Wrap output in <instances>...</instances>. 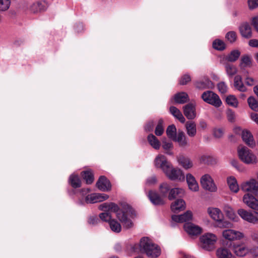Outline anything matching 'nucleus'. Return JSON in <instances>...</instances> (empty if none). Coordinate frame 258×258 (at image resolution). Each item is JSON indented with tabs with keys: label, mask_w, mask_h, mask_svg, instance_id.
<instances>
[{
	"label": "nucleus",
	"mask_w": 258,
	"mask_h": 258,
	"mask_svg": "<svg viewBox=\"0 0 258 258\" xmlns=\"http://www.w3.org/2000/svg\"><path fill=\"white\" fill-rule=\"evenodd\" d=\"M98 208L104 211L99 214V217L102 221L109 222L112 219L110 213L114 212L116 213L117 218L122 223L123 228L127 229L133 227L134 223L131 219V209L130 207L119 210V208L116 204L104 203L100 205Z\"/></svg>",
	"instance_id": "1"
},
{
	"label": "nucleus",
	"mask_w": 258,
	"mask_h": 258,
	"mask_svg": "<svg viewBox=\"0 0 258 258\" xmlns=\"http://www.w3.org/2000/svg\"><path fill=\"white\" fill-rule=\"evenodd\" d=\"M134 249L138 252H145L148 256L152 258L158 257L161 253L159 247L146 237L142 238L140 243L135 245Z\"/></svg>",
	"instance_id": "2"
},
{
	"label": "nucleus",
	"mask_w": 258,
	"mask_h": 258,
	"mask_svg": "<svg viewBox=\"0 0 258 258\" xmlns=\"http://www.w3.org/2000/svg\"><path fill=\"white\" fill-rule=\"evenodd\" d=\"M207 213L217 222L218 227L221 228L231 227V224L224 219L223 214L219 209L209 207L207 209Z\"/></svg>",
	"instance_id": "3"
},
{
	"label": "nucleus",
	"mask_w": 258,
	"mask_h": 258,
	"mask_svg": "<svg viewBox=\"0 0 258 258\" xmlns=\"http://www.w3.org/2000/svg\"><path fill=\"white\" fill-rule=\"evenodd\" d=\"M238 154L240 159L246 164H254L257 162L256 156L246 147L239 146Z\"/></svg>",
	"instance_id": "4"
},
{
	"label": "nucleus",
	"mask_w": 258,
	"mask_h": 258,
	"mask_svg": "<svg viewBox=\"0 0 258 258\" xmlns=\"http://www.w3.org/2000/svg\"><path fill=\"white\" fill-rule=\"evenodd\" d=\"M200 239L201 247L210 251L214 248L215 244L217 241V237L215 234L207 233L201 236Z\"/></svg>",
	"instance_id": "5"
},
{
	"label": "nucleus",
	"mask_w": 258,
	"mask_h": 258,
	"mask_svg": "<svg viewBox=\"0 0 258 258\" xmlns=\"http://www.w3.org/2000/svg\"><path fill=\"white\" fill-rule=\"evenodd\" d=\"M240 188L243 191L253 194L258 198V182L256 179L252 178L243 182Z\"/></svg>",
	"instance_id": "6"
},
{
	"label": "nucleus",
	"mask_w": 258,
	"mask_h": 258,
	"mask_svg": "<svg viewBox=\"0 0 258 258\" xmlns=\"http://www.w3.org/2000/svg\"><path fill=\"white\" fill-rule=\"evenodd\" d=\"M164 173L171 180L182 181L185 179L183 171L179 168L173 167L172 164Z\"/></svg>",
	"instance_id": "7"
},
{
	"label": "nucleus",
	"mask_w": 258,
	"mask_h": 258,
	"mask_svg": "<svg viewBox=\"0 0 258 258\" xmlns=\"http://www.w3.org/2000/svg\"><path fill=\"white\" fill-rule=\"evenodd\" d=\"M201 185L205 190L211 192H216L217 190V187L214 182L213 179L208 174L203 175L201 178Z\"/></svg>",
	"instance_id": "8"
},
{
	"label": "nucleus",
	"mask_w": 258,
	"mask_h": 258,
	"mask_svg": "<svg viewBox=\"0 0 258 258\" xmlns=\"http://www.w3.org/2000/svg\"><path fill=\"white\" fill-rule=\"evenodd\" d=\"M202 98L205 102L217 107H219L222 104L219 96L211 91L204 92L202 95Z\"/></svg>",
	"instance_id": "9"
},
{
	"label": "nucleus",
	"mask_w": 258,
	"mask_h": 258,
	"mask_svg": "<svg viewBox=\"0 0 258 258\" xmlns=\"http://www.w3.org/2000/svg\"><path fill=\"white\" fill-rule=\"evenodd\" d=\"M237 214L244 220L252 224L258 222V213L251 212L243 209H240L237 211Z\"/></svg>",
	"instance_id": "10"
},
{
	"label": "nucleus",
	"mask_w": 258,
	"mask_h": 258,
	"mask_svg": "<svg viewBox=\"0 0 258 258\" xmlns=\"http://www.w3.org/2000/svg\"><path fill=\"white\" fill-rule=\"evenodd\" d=\"M154 166L156 168L161 169L164 173L165 171L170 168L171 164L167 160L166 157L162 155H157L154 161Z\"/></svg>",
	"instance_id": "11"
},
{
	"label": "nucleus",
	"mask_w": 258,
	"mask_h": 258,
	"mask_svg": "<svg viewBox=\"0 0 258 258\" xmlns=\"http://www.w3.org/2000/svg\"><path fill=\"white\" fill-rule=\"evenodd\" d=\"M224 238L230 241H234L242 239L244 237L243 233L233 229L225 230L222 232Z\"/></svg>",
	"instance_id": "12"
},
{
	"label": "nucleus",
	"mask_w": 258,
	"mask_h": 258,
	"mask_svg": "<svg viewBox=\"0 0 258 258\" xmlns=\"http://www.w3.org/2000/svg\"><path fill=\"white\" fill-rule=\"evenodd\" d=\"M243 202L248 207L258 211V198L250 193H246L243 197Z\"/></svg>",
	"instance_id": "13"
},
{
	"label": "nucleus",
	"mask_w": 258,
	"mask_h": 258,
	"mask_svg": "<svg viewBox=\"0 0 258 258\" xmlns=\"http://www.w3.org/2000/svg\"><path fill=\"white\" fill-rule=\"evenodd\" d=\"M109 196L106 194L94 193L88 195L85 198V201L87 203H95L107 200Z\"/></svg>",
	"instance_id": "14"
},
{
	"label": "nucleus",
	"mask_w": 258,
	"mask_h": 258,
	"mask_svg": "<svg viewBox=\"0 0 258 258\" xmlns=\"http://www.w3.org/2000/svg\"><path fill=\"white\" fill-rule=\"evenodd\" d=\"M148 197L151 203L156 206L163 205L165 203V199L162 196H160L157 192L150 190L149 191Z\"/></svg>",
	"instance_id": "15"
},
{
	"label": "nucleus",
	"mask_w": 258,
	"mask_h": 258,
	"mask_svg": "<svg viewBox=\"0 0 258 258\" xmlns=\"http://www.w3.org/2000/svg\"><path fill=\"white\" fill-rule=\"evenodd\" d=\"M96 186L101 191H106L111 189L110 181L104 176H101L96 183Z\"/></svg>",
	"instance_id": "16"
},
{
	"label": "nucleus",
	"mask_w": 258,
	"mask_h": 258,
	"mask_svg": "<svg viewBox=\"0 0 258 258\" xmlns=\"http://www.w3.org/2000/svg\"><path fill=\"white\" fill-rule=\"evenodd\" d=\"M185 231L189 234L196 235L202 232V228L192 223H187L184 225Z\"/></svg>",
	"instance_id": "17"
},
{
	"label": "nucleus",
	"mask_w": 258,
	"mask_h": 258,
	"mask_svg": "<svg viewBox=\"0 0 258 258\" xmlns=\"http://www.w3.org/2000/svg\"><path fill=\"white\" fill-rule=\"evenodd\" d=\"M192 219V213L190 211H187L183 214L180 215H173L172 216V219L173 221L183 223L191 220Z\"/></svg>",
	"instance_id": "18"
},
{
	"label": "nucleus",
	"mask_w": 258,
	"mask_h": 258,
	"mask_svg": "<svg viewBox=\"0 0 258 258\" xmlns=\"http://www.w3.org/2000/svg\"><path fill=\"white\" fill-rule=\"evenodd\" d=\"M183 113L189 119H194L196 116L195 105L193 103H188L183 106Z\"/></svg>",
	"instance_id": "19"
},
{
	"label": "nucleus",
	"mask_w": 258,
	"mask_h": 258,
	"mask_svg": "<svg viewBox=\"0 0 258 258\" xmlns=\"http://www.w3.org/2000/svg\"><path fill=\"white\" fill-rule=\"evenodd\" d=\"M47 6L45 2H37L33 3L30 6L29 9L32 13H36L45 11Z\"/></svg>",
	"instance_id": "20"
},
{
	"label": "nucleus",
	"mask_w": 258,
	"mask_h": 258,
	"mask_svg": "<svg viewBox=\"0 0 258 258\" xmlns=\"http://www.w3.org/2000/svg\"><path fill=\"white\" fill-rule=\"evenodd\" d=\"M241 136L243 141L247 146L251 148L255 146V143L250 132L247 130L243 131Z\"/></svg>",
	"instance_id": "21"
},
{
	"label": "nucleus",
	"mask_w": 258,
	"mask_h": 258,
	"mask_svg": "<svg viewBox=\"0 0 258 258\" xmlns=\"http://www.w3.org/2000/svg\"><path fill=\"white\" fill-rule=\"evenodd\" d=\"M186 178L189 189L195 192L198 191L199 185L194 176L188 173L186 175Z\"/></svg>",
	"instance_id": "22"
},
{
	"label": "nucleus",
	"mask_w": 258,
	"mask_h": 258,
	"mask_svg": "<svg viewBox=\"0 0 258 258\" xmlns=\"http://www.w3.org/2000/svg\"><path fill=\"white\" fill-rule=\"evenodd\" d=\"M185 208V203L182 199H178L173 202L171 205V209L172 212L176 213L183 210Z\"/></svg>",
	"instance_id": "23"
},
{
	"label": "nucleus",
	"mask_w": 258,
	"mask_h": 258,
	"mask_svg": "<svg viewBox=\"0 0 258 258\" xmlns=\"http://www.w3.org/2000/svg\"><path fill=\"white\" fill-rule=\"evenodd\" d=\"M185 195V191L183 189L181 188H173L170 190L169 195H168V199L169 200H172L176 197H182Z\"/></svg>",
	"instance_id": "24"
},
{
	"label": "nucleus",
	"mask_w": 258,
	"mask_h": 258,
	"mask_svg": "<svg viewBox=\"0 0 258 258\" xmlns=\"http://www.w3.org/2000/svg\"><path fill=\"white\" fill-rule=\"evenodd\" d=\"M218 258H234L231 251L226 247H220L216 250Z\"/></svg>",
	"instance_id": "25"
},
{
	"label": "nucleus",
	"mask_w": 258,
	"mask_h": 258,
	"mask_svg": "<svg viewBox=\"0 0 258 258\" xmlns=\"http://www.w3.org/2000/svg\"><path fill=\"white\" fill-rule=\"evenodd\" d=\"M173 141L177 142L180 147H184L188 145V142L184 133L182 131H178L177 136Z\"/></svg>",
	"instance_id": "26"
},
{
	"label": "nucleus",
	"mask_w": 258,
	"mask_h": 258,
	"mask_svg": "<svg viewBox=\"0 0 258 258\" xmlns=\"http://www.w3.org/2000/svg\"><path fill=\"white\" fill-rule=\"evenodd\" d=\"M196 87L200 89L211 88L213 86L212 82L208 77H204L202 80L195 83Z\"/></svg>",
	"instance_id": "27"
},
{
	"label": "nucleus",
	"mask_w": 258,
	"mask_h": 258,
	"mask_svg": "<svg viewBox=\"0 0 258 258\" xmlns=\"http://www.w3.org/2000/svg\"><path fill=\"white\" fill-rule=\"evenodd\" d=\"M239 30L241 35L244 38H249L252 36L251 27L247 23L242 24L239 27Z\"/></svg>",
	"instance_id": "28"
},
{
	"label": "nucleus",
	"mask_w": 258,
	"mask_h": 258,
	"mask_svg": "<svg viewBox=\"0 0 258 258\" xmlns=\"http://www.w3.org/2000/svg\"><path fill=\"white\" fill-rule=\"evenodd\" d=\"M227 184L230 190L234 193H237L239 187L236 179L234 176L228 177L227 179Z\"/></svg>",
	"instance_id": "29"
},
{
	"label": "nucleus",
	"mask_w": 258,
	"mask_h": 258,
	"mask_svg": "<svg viewBox=\"0 0 258 258\" xmlns=\"http://www.w3.org/2000/svg\"><path fill=\"white\" fill-rule=\"evenodd\" d=\"M174 100L176 103L183 104L188 101V96L184 92L177 93L174 95Z\"/></svg>",
	"instance_id": "30"
},
{
	"label": "nucleus",
	"mask_w": 258,
	"mask_h": 258,
	"mask_svg": "<svg viewBox=\"0 0 258 258\" xmlns=\"http://www.w3.org/2000/svg\"><path fill=\"white\" fill-rule=\"evenodd\" d=\"M234 86L235 89L242 92H245L247 90L242 81L241 77L239 75H237L234 77Z\"/></svg>",
	"instance_id": "31"
},
{
	"label": "nucleus",
	"mask_w": 258,
	"mask_h": 258,
	"mask_svg": "<svg viewBox=\"0 0 258 258\" xmlns=\"http://www.w3.org/2000/svg\"><path fill=\"white\" fill-rule=\"evenodd\" d=\"M185 128L187 134L189 137H193L196 136L197 133L196 124L194 121L186 122Z\"/></svg>",
	"instance_id": "32"
},
{
	"label": "nucleus",
	"mask_w": 258,
	"mask_h": 258,
	"mask_svg": "<svg viewBox=\"0 0 258 258\" xmlns=\"http://www.w3.org/2000/svg\"><path fill=\"white\" fill-rule=\"evenodd\" d=\"M178 162L185 169L191 168L193 166L192 161L188 158L181 156L178 159Z\"/></svg>",
	"instance_id": "33"
},
{
	"label": "nucleus",
	"mask_w": 258,
	"mask_h": 258,
	"mask_svg": "<svg viewBox=\"0 0 258 258\" xmlns=\"http://www.w3.org/2000/svg\"><path fill=\"white\" fill-rule=\"evenodd\" d=\"M170 112L175 118L178 119L181 122L184 123L185 119L180 111L174 106H171L169 109Z\"/></svg>",
	"instance_id": "34"
},
{
	"label": "nucleus",
	"mask_w": 258,
	"mask_h": 258,
	"mask_svg": "<svg viewBox=\"0 0 258 258\" xmlns=\"http://www.w3.org/2000/svg\"><path fill=\"white\" fill-rule=\"evenodd\" d=\"M234 253L239 256H244L248 252V249L243 245H236L234 247Z\"/></svg>",
	"instance_id": "35"
},
{
	"label": "nucleus",
	"mask_w": 258,
	"mask_h": 258,
	"mask_svg": "<svg viewBox=\"0 0 258 258\" xmlns=\"http://www.w3.org/2000/svg\"><path fill=\"white\" fill-rule=\"evenodd\" d=\"M69 183L74 188H78L81 186V181L77 175L72 174L69 177Z\"/></svg>",
	"instance_id": "36"
},
{
	"label": "nucleus",
	"mask_w": 258,
	"mask_h": 258,
	"mask_svg": "<svg viewBox=\"0 0 258 258\" xmlns=\"http://www.w3.org/2000/svg\"><path fill=\"white\" fill-rule=\"evenodd\" d=\"M148 141L150 145L155 149H159L160 147V143L157 138L153 134H150L148 136Z\"/></svg>",
	"instance_id": "37"
},
{
	"label": "nucleus",
	"mask_w": 258,
	"mask_h": 258,
	"mask_svg": "<svg viewBox=\"0 0 258 258\" xmlns=\"http://www.w3.org/2000/svg\"><path fill=\"white\" fill-rule=\"evenodd\" d=\"M224 210L227 215V216L229 217V219L234 221H237L238 219V217L235 214L233 210L228 205H226L224 206Z\"/></svg>",
	"instance_id": "38"
},
{
	"label": "nucleus",
	"mask_w": 258,
	"mask_h": 258,
	"mask_svg": "<svg viewBox=\"0 0 258 258\" xmlns=\"http://www.w3.org/2000/svg\"><path fill=\"white\" fill-rule=\"evenodd\" d=\"M81 175L87 184H91L94 181V176L92 171L87 170L82 172Z\"/></svg>",
	"instance_id": "39"
},
{
	"label": "nucleus",
	"mask_w": 258,
	"mask_h": 258,
	"mask_svg": "<svg viewBox=\"0 0 258 258\" xmlns=\"http://www.w3.org/2000/svg\"><path fill=\"white\" fill-rule=\"evenodd\" d=\"M109 226L111 230L116 233H119L121 230L120 224L115 219H111L109 222Z\"/></svg>",
	"instance_id": "40"
},
{
	"label": "nucleus",
	"mask_w": 258,
	"mask_h": 258,
	"mask_svg": "<svg viewBox=\"0 0 258 258\" xmlns=\"http://www.w3.org/2000/svg\"><path fill=\"white\" fill-rule=\"evenodd\" d=\"M240 52L238 50H234L232 51L226 57V60L230 62L235 61L239 57Z\"/></svg>",
	"instance_id": "41"
},
{
	"label": "nucleus",
	"mask_w": 258,
	"mask_h": 258,
	"mask_svg": "<svg viewBox=\"0 0 258 258\" xmlns=\"http://www.w3.org/2000/svg\"><path fill=\"white\" fill-rule=\"evenodd\" d=\"M251 58L248 55H244L241 58L240 66L242 68L248 67L251 66Z\"/></svg>",
	"instance_id": "42"
},
{
	"label": "nucleus",
	"mask_w": 258,
	"mask_h": 258,
	"mask_svg": "<svg viewBox=\"0 0 258 258\" xmlns=\"http://www.w3.org/2000/svg\"><path fill=\"white\" fill-rule=\"evenodd\" d=\"M225 68L227 75L230 77H232L237 72L236 67L232 64L227 63L225 64Z\"/></svg>",
	"instance_id": "43"
},
{
	"label": "nucleus",
	"mask_w": 258,
	"mask_h": 258,
	"mask_svg": "<svg viewBox=\"0 0 258 258\" xmlns=\"http://www.w3.org/2000/svg\"><path fill=\"white\" fill-rule=\"evenodd\" d=\"M247 102L252 110L258 111V101L254 97H249L247 99Z\"/></svg>",
	"instance_id": "44"
},
{
	"label": "nucleus",
	"mask_w": 258,
	"mask_h": 258,
	"mask_svg": "<svg viewBox=\"0 0 258 258\" xmlns=\"http://www.w3.org/2000/svg\"><path fill=\"white\" fill-rule=\"evenodd\" d=\"M176 128L174 125L172 124L168 126L166 130V134L168 138L172 140H174V138H175L176 136Z\"/></svg>",
	"instance_id": "45"
},
{
	"label": "nucleus",
	"mask_w": 258,
	"mask_h": 258,
	"mask_svg": "<svg viewBox=\"0 0 258 258\" xmlns=\"http://www.w3.org/2000/svg\"><path fill=\"white\" fill-rule=\"evenodd\" d=\"M159 189L161 195L165 198L167 192L170 191V186L167 183L164 182L160 184Z\"/></svg>",
	"instance_id": "46"
},
{
	"label": "nucleus",
	"mask_w": 258,
	"mask_h": 258,
	"mask_svg": "<svg viewBox=\"0 0 258 258\" xmlns=\"http://www.w3.org/2000/svg\"><path fill=\"white\" fill-rule=\"evenodd\" d=\"M163 120L162 119H160L158 120V124L156 127L155 133L156 135L160 136L163 134Z\"/></svg>",
	"instance_id": "47"
},
{
	"label": "nucleus",
	"mask_w": 258,
	"mask_h": 258,
	"mask_svg": "<svg viewBox=\"0 0 258 258\" xmlns=\"http://www.w3.org/2000/svg\"><path fill=\"white\" fill-rule=\"evenodd\" d=\"M213 47L217 50H223L225 48V44L222 40L217 39L213 42Z\"/></svg>",
	"instance_id": "48"
},
{
	"label": "nucleus",
	"mask_w": 258,
	"mask_h": 258,
	"mask_svg": "<svg viewBox=\"0 0 258 258\" xmlns=\"http://www.w3.org/2000/svg\"><path fill=\"white\" fill-rule=\"evenodd\" d=\"M226 101L228 105L234 107H236L238 105V101L234 95H229L227 96Z\"/></svg>",
	"instance_id": "49"
},
{
	"label": "nucleus",
	"mask_w": 258,
	"mask_h": 258,
	"mask_svg": "<svg viewBox=\"0 0 258 258\" xmlns=\"http://www.w3.org/2000/svg\"><path fill=\"white\" fill-rule=\"evenodd\" d=\"M200 162L202 164H212L213 162V158L210 156L204 155L200 157Z\"/></svg>",
	"instance_id": "50"
},
{
	"label": "nucleus",
	"mask_w": 258,
	"mask_h": 258,
	"mask_svg": "<svg viewBox=\"0 0 258 258\" xmlns=\"http://www.w3.org/2000/svg\"><path fill=\"white\" fill-rule=\"evenodd\" d=\"M226 38L230 43H233L237 39L236 33L234 31H230L226 34Z\"/></svg>",
	"instance_id": "51"
},
{
	"label": "nucleus",
	"mask_w": 258,
	"mask_h": 258,
	"mask_svg": "<svg viewBox=\"0 0 258 258\" xmlns=\"http://www.w3.org/2000/svg\"><path fill=\"white\" fill-rule=\"evenodd\" d=\"M11 4L10 0H0V11H5L7 10Z\"/></svg>",
	"instance_id": "52"
},
{
	"label": "nucleus",
	"mask_w": 258,
	"mask_h": 258,
	"mask_svg": "<svg viewBox=\"0 0 258 258\" xmlns=\"http://www.w3.org/2000/svg\"><path fill=\"white\" fill-rule=\"evenodd\" d=\"M190 76L188 74H185L181 77L179 80V84L181 85H185L190 82Z\"/></svg>",
	"instance_id": "53"
},
{
	"label": "nucleus",
	"mask_w": 258,
	"mask_h": 258,
	"mask_svg": "<svg viewBox=\"0 0 258 258\" xmlns=\"http://www.w3.org/2000/svg\"><path fill=\"white\" fill-rule=\"evenodd\" d=\"M163 148L166 151L165 153L169 155H171L172 152H171L169 150L172 148V144L171 143L169 142H163L162 145Z\"/></svg>",
	"instance_id": "54"
},
{
	"label": "nucleus",
	"mask_w": 258,
	"mask_h": 258,
	"mask_svg": "<svg viewBox=\"0 0 258 258\" xmlns=\"http://www.w3.org/2000/svg\"><path fill=\"white\" fill-rule=\"evenodd\" d=\"M248 5L249 9H255L258 7V0H248Z\"/></svg>",
	"instance_id": "55"
},
{
	"label": "nucleus",
	"mask_w": 258,
	"mask_h": 258,
	"mask_svg": "<svg viewBox=\"0 0 258 258\" xmlns=\"http://www.w3.org/2000/svg\"><path fill=\"white\" fill-rule=\"evenodd\" d=\"M245 84L248 86H253L257 83V81L253 78L247 77L245 80Z\"/></svg>",
	"instance_id": "56"
},
{
	"label": "nucleus",
	"mask_w": 258,
	"mask_h": 258,
	"mask_svg": "<svg viewBox=\"0 0 258 258\" xmlns=\"http://www.w3.org/2000/svg\"><path fill=\"white\" fill-rule=\"evenodd\" d=\"M224 131L222 128H216L214 131V135L216 138H220L223 136Z\"/></svg>",
	"instance_id": "57"
},
{
	"label": "nucleus",
	"mask_w": 258,
	"mask_h": 258,
	"mask_svg": "<svg viewBox=\"0 0 258 258\" xmlns=\"http://www.w3.org/2000/svg\"><path fill=\"white\" fill-rule=\"evenodd\" d=\"M218 88L222 93H225L227 91V86L224 82H220L218 84Z\"/></svg>",
	"instance_id": "58"
},
{
	"label": "nucleus",
	"mask_w": 258,
	"mask_h": 258,
	"mask_svg": "<svg viewBox=\"0 0 258 258\" xmlns=\"http://www.w3.org/2000/svg\"><path fill=\"white\" fill-rule=\"evenodd\" d=\"M227 116L229 121L232 122L234 120V113L231 110H228L227 111Z\"/></svg>",
	"instance_id": "59"
},
{
	"label": "nucleus",
	"mask_w": 258,
	"mask_h": 258,
	"mask_svg": "<svg viewBox=\"0 0 258 258\" xmlns=\"http://www.w3.org/2000/svg\"><path fill=\"white\" fill-rule=\"evenodd\" d=\"M157 182V179L155 176H153L149 177L146 181V184L148 185H152L155 184Z\"/></svg>",
	"instance_id": "60"
},
{
	"label": "nucleus",
	"mask_w": 258,
	"mask_h": 258,
	"mask_svg": "<svg viewBox=\"0 0 258 258\" xmlns=\"http://www.w3.org/2000/svg\"><path fill=\"white\" fill-rule=\"evenodd\" d=\"M154 126V121H150L145 126V129L146 131L150 132L153 130Z\"/></svg>",
	"instance_id": "61"
},
{
	"label": "nucleus",
	"mask_w": 258,
	"mask_h": 258,
	"mask_svg": "<svg viewBox=\"0 0 258 258\" xmlns=\"http://www.w3.org/2000/svg\"><path fill=\"white\" fill-rule=\"evenodd\" d=\"M250 237L252 240L256 241L258 243V232L255 230H251L250 231Z\"/></svg>",
	"instance_id": "62"
},
{
	"label": "nucleus",
	"mask_w": 258,
	"mask_h": 258,
	"mask_svg": "<svg viewBox=\"0 0 258 258\" xmlns=\"http://www.w3.org/2000/svg\"><path fill=\"white\" fill-rule=\"evenodd\" d=\"M231 165L239 171H242L243 168L239 165L237 161L233 160L231 162Z\"/></svg>",
	"instance_id": "63"
},
{
	"label": "nucleus",
	"mask_w": 258,
	"mask_h": 258,
	"mask_svg": "<svg viewBox=\"0 0 258 258\" xmlns=\"http://www.w3.org/2000/svg\"><path fill=\"white\" fill-rule=\"evenodd\" d=\"M251 24L254 27L257 32H258V16L254 17L252 18Z\"/></svg>",
	"instance_id": "64"
}]
</instances>
